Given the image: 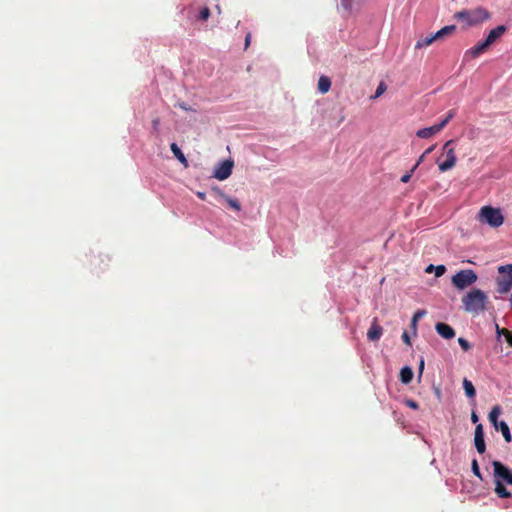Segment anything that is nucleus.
I'll return each instance as SVG.
<instances>
[{
  "instance_id": "f257e3e1",
  "label": "nucleus",
  "mask_w": 512,
  "mask_h": 512,
  "mask_svg": "<svg viewBox=\"0 0 512 512\" xmlns=\"http://www.w3.org/2000/svg\"><path fill=\"white\" fill-rule=\"evenodd\" d=\"M494 469V491L499 498H510L512 494L507 490L504 484L512 485V470L502 462L495 460L492 462Z\"/></svg>"
},
{
  "instance_id": "f03ea898",
  "label": "nucleus",
  "mask_w": 512,
  "mask_h": 512,
  "mask_svg": "<svg viewBox=\"0 0 512 512\" xmlns=\"http://www.w3.org/2000/svg\"><path fill=\"white\" fill-rule=\"evenodd\" d=\"M488 303V296L480 289H472L462 298L465 310L475 314L484 311Z\"/></svg>"
},
{
  "instance_id": "7ed1b4c3",
  "label": "nucleus",
  "mask_w": 512,
  "mask_h": 512,
  "mask_svg": "<svg viewBox=\"0 0 512 512\" xmlns=\"http://www.w3.org/2000/svg\"><path fill=\"white\" fill-rule=\"evenodd\" d=\"M507 27L505 25H499L496 28L490 30L485 40L478 42L475 46L465 52V56L476 58L484 53L493 43L500 39L505 32Z\"/></svg>"
},
{
  "instance_id": "20e7f679",
  "label": "nucleus",
  "mask_w": 512,
  "mask_h": 512,
  "mask_svg": "<svg viewBox=\"0 0 512 512\" xmlns=\"http://www.w3.org/2000/svg\"><path fill=\"white\" fill-rule=\"evenodd\" d=\"M454 18L465 22L468 26L478 25L490 18V13L483 7L472 10H461L454 14Z\"/></svg>"
},
{
  "instance_id": "39448f33",
  "label": "nucleus",
  "mask_w": 512,
  "mask_h": 512,
  "mask_svg": "<svg viewBox=\"0 0 512 512\" xmlns=\"http://www.w3.org/2000/svg\"><path fill=\"white\" fill-rule=\"evenodd\" d=\"M497 271V292L499 294H506L512 289V264L501 265L497 268Z\"/></svg>"
},
{
  "instance_id": "423d86ee",
  "label": "nucleus",
  "mask_w": 512,
  "mask_h": 512,
  "mask_svg": "<svg viewBox=\"0 0 512 512\" xmlns=\"http://www.w3.org/2000/svg\"><path fill=\"white\" fill-rule=\"evenodd\" d=\"M478 279L477 274L472 269H464L457 272L451 278L452 285L458 290H464L474 284Z\"/></svg>"
},
{
  "instance_id": "0eeeda50",
  "label": "nucleus",
  "mask_w": 512,
  "mask_h": 512,
  "mask_svg": "<svg viewBox=\"0 0 512 512\" xmlns=\"http://www.w3.org/2000/svg\"><path fill=\"white\" fill-rule=\"evenodd\" d=\"M479 220L489 224L491 227L497 228L503 224L504 217L500 209L484 206L480 209Z\"/></svg>"
},
{
  "instance_id": "6e6552de",
  "label": "nucleus",
  "mask_w": 512,
  "mask_h": 512,
  "mask_svg": "<svg viewBox=\"0 0 512 512\" xmlns=\"http://www.w3.org/2000/svg\"><path fill=\"white\" fill-rule=\"evenodd\" d=\"M454 143V140H449L443 145V154L442 156H445V159L441 161V157L438 158L437 164L438 168L441 172H446L448 170H451L456 165V154L454 147L452 144Z\"/></svg>"
},
{
  "instance_id": "1a4fd4ad",
  "label": "nucleus",
  "mask_w": 512,
  "mask_h": 512,
  "mask_svg": "<svg viewBox=\"0 0 512 512\" xmlns=\"http://www.w3.org/2000/svg\"><path fill=\"white\" fill-rule=\"evenodd\" d=\"M455 115H456L455 109L449 110L447 112L445 118L441 122H439L438 124H435L431 127L419 129L417 131L416 135L419 138L427 139V138L439 133L441 130H443L445 128V126L450 122V120L452 118H454Z\"/></svg>"
},
{
  "instance_id": "9d476101",
  "label": "nucleus",
  "mask_w": 512,
  "mask_h": 512,
  "mask_svg": "<svg viewBox=\"0 0 512 512\" xmlns=\"http://www.w3.org/2000/svg\"><path fill=\"white\" fill-rule=\"evenodd\" d=\"M233 168V162L226 160L221 163V165L215 170L214 177L218 180L227 179L231 173Z\"/></svg>"
},
{
  "instance_id": "9b49d317",
  "label": "nucleus",
  "mask_w": 512,
  "mask_h": 512,
  "mask_svg": "<svg viewBox=\"0 0 512 512\" xmlns=\"http://www.w3.org/2000/svg\"><path fill=\"white\" fill-rule=\"evenodd\" d=\"M474 443L476 450L479 454H483L486 450V444L484 440V431L482 424H478L475 428Z\"/></svg>"
},
{
  "instance_id": "f8f14e48",
  "label": "nucleus",
  "mask_w": 512,
  "mask_h": 512,
  "mask_svg": "<svg viewBox=\"0 0 512 512\" xmlns=\"http://www.w3.org/2000/svg\"><path fill=\"white\" fill-rule=\"evenodd\" d=\"M213 192L216 193L217 196L223 198L226 201L229 208L236 211L241 210V205L237 199L229 197L219 188H213Z\"/></svg>"
},
{
  "instance_id": "ddd939ff",
  "label": "nucleus",
  "mask_w": 512,
  "mask_h": 512,
  "mask_svg": "<svg viewBox=\"0 0 512 512\" xmlns=\"http://www.w3.org/2000/svg\"><path fill=\"white\" fill-rule=\"evenodd\" d=\"M436 331L445 339H451L455 336L453 328L444 322H437Z\"/></svg>"
},
{
  "instance_id": "4468645a",
  "label": "nucleus",
  "mask_w": 512,
  "mask_h": 512,
  "mask_svg": "<svg viewBox=\"0 0 512 512\" xmlns=\"http://www.w3.org/2000/svg\"><path fill=\"white\" fill-rule=\"evenodd\" d=\"M383 334V328L374 322L367 332V337L370 341H377Z\"/></svg>"
},
{
  "instance_id": "2eb2a0df",
  "label": "nucleus",
  "mask_w": 512,
  "mask_h": 512,
  "mask_svg": "<svg viewBox=\"0 0 512 512\" xmlns=\"http://www.w3.org/2000/svg\"><path fill=\"white\" fill-rule=\"evenodd\" d=\"M170 149H171L173 155L175 156V158H177L179 160V162L184 165V167H188V161H187L185 155L183 154V152L181 151V149L178 147V145L176 143H172L170 145Z\"/></svg>"
},
{
  "instance_id": "dca6fc26",
  "label": "nucleus",
  "mask_w": 512,
  "mask_h": 512,
  "mask_svg": "<svg viewBox=\"0 0 512 512\" xmlns=\"http://www.w3.org/2000/svg\"><path fill=\"white\" fill-rule=\"evenodd\" d=\"M500 414H501V407L499 405H496L492 408V410L490 411L489 416H488L489 421L491 422V424L494 426V428L496 430H498V426H499L498 417Z\"/></svg>"
},
{
  "instance_id": "f3484780",
  "label": "nucleus",
  "mask_w": 512,
  "mask_h": 512,
  "mask_svg": "<svg viewBox=\"0 0 512 512\" xmlns=\"http://www.w3.org/2000/svg\"><path fill=\"white\" fill-rule=\"evenodd\" d=\"M455 30H456L455 25H448V26L443 27L442 29H440L439 31L434 33L433 35H434L435 40L437 41V40L443 39L445 36L451 35Z\"/></svg>"
},
{
  "instance_id": "a211bd4d",
  "label": "nucleus",
  "mask_w": 512,
  "mask_h": 512,
  "mask_svg": "<svg viewBox=\"0 0 512 512\" xmlns=\"http://www.w3.org/2000/svg\"><path fill=\"white\" fill-rule=\"evenodd\" d=\"M413 378V371L410 367L405 366L400 371V381L403 384H409Z\"/></svg>"
},
{
  "instance_id": "6ab92c4d",
  "label": "nucleus",
  "mask_w": 512,
  "mask_h": 512,
  "mask_svg": "<svg viewBox=\"0 0 512 512\" xmlns=\"http://www.w3.org/2000/svg\"><path fill=\"white\" fill-rule=\"evenodd\" d=\"M331 81L327 76H321L318 80V90L325 94L330 90Z\"/></svg>"
},
{
  "instance_id": "aec40b11",
  "label": "nucleus",
  "mask_w": 512,
  "mask_h": 512,
  "mask_svg": "<svg viewBox=\"0 0 512 512\" xmlns=\"http://www.w3.org/2000/svg\"><path fill=\"white\" fill-rule=\"evenodd\" d=\"M435 38H434V35H430V36H425V37H421L418 39V41L416 42L415 44V48L416 49H422V48H425L429 45H431L433 42H435Z\"/></svg>"
},
{
  "instance_id": "412c9836",
  "label": "nucleus",
  "mask_w": 512,
  "mask_h": 512,
  "mask_svg": "<svg viewBox=\"0 0 512 512\" xmlns=\"http://www.w3.org/2000/svg\"><path fill=\"white\" fill-rule=\"evenodd\" d=\"M463 388H464V391H465V394L467 397H469V398L475 397V395H476L475 387H474L473 383L470 380H468L467 378H464V380H463Z\"/></svg>"
},
{
  "instance_id": "4be33fe9",
  "label": "nucleus",
  "mask_w": 512,
  "mask_h": 512,
  "mask_svg": "<svg viewBox=\"0 0 512 512\" xmlns=\"http://www.w3.org/2000/svg\"><path fill=\"white\" fill-rule=\"evenodd\" d=\"M498 430L501 431L505 441L507 443H510L512 441V436H511V433H510V429H509V426L506 422L504 421H500L499 422V426H498Z\"/></svg>"
},
{
  "instance_id": "5701e85b",
  "label": "nucleus",
  "mask_w": 512,
  "mask_h": 512,
  "mask_svg": "<svg viewBox=\"0 0 512 512\" xmlns=\"http://www.w3.org/2000/svg\"><path fill=\"white\" fill-rule=\"evenodd\" d=\"M432 271L435 272L436 277H440L445 274L446 267L444 265L434 266L433 264H430L426 267L425 272L431 273Z\"/></svg>"
},
{
  "instance_id": "b1692460",
  "label": "nucleus",
  "mask_w": 512,
  "mask_h": 512,
  "mask_svg": "<svg viewBox=\"0 0 512 512\" xmlns=\"http://www.w3.org/2000/svg\"><path fill=\"white\" fill-rule=\"evenodd\" d=\"M209 17H210V9L205 6V7L201 8V10L199 11L197 19L200 21H207Z\"/></svg>"
},
{
  "instance_id": "393cba45",
  "label": "nucleus",
  "mask_w": 512,
  "mask_h": 512,
  "mask_svg": "<svg viewBox=\"0 0 512 512\" xmlns=\"http://www.w3.org/2000/svg\"><path fill=\"white\" fill-rule=\"evenodd\" d=\"M386 84L382 81L379 83L376 91H375V94L373 96H371L372 99H376L378 97H380L385 91H386Z\"/></svg>"
},
{
  "instance_id": "a878e982",
  "label": "nucleus",
  "mask_w": 512,
  "mask_h": 512,
  "mask_svg": "<svg viewBox=\"0 0 512 512\" xmlns=\"http://www.w3.org/2000/svg\"><path fill=\"white\" fill-rule=\"evenodd\" d=\"M471 467H472V471H473V474L478 477L480 480H482V474L480 472V468H479V465H478V461L476 459H473L472 460V463H471Z\"/></svg>"
},
{
  "instance_id": "bb28decb",
  "label": "nucleus",
  "mask_w": 512,
  "mask_h": 512,
  "mask_svg": "<svg viewBox=\"0 0 512 512\" xmlns=\"http://www.w3.org/2000/svg\"><path fill=\"white\" fill-rule=\"evenodd\" d=\"M427 314V311L424 309L417 310L414 315L412 316L411 320H420L422 317H424Z\"/></svg>"
},
{
  "instance_id": "cd10ccee",
  "label": "nucleus",
  "mask_w": 512,
  "mask_h": 512,
  "mask_svg": "<svg viewBox=\"0 0 512 512\" xmlns=\"http://www.w3.org/2000/svg\"><path fill=\"white\" fill-rule=\"evenodd\" d=\"M458 343H459V345L461 346V348H462L464 351H468V350L470 349V347H471V346H470V344H469V342H468L466 339L462 338V337H460V338L458 339Z\"/></svg>"
},
{
  "instance_id": "c85d7f7f",
  "label": "nucleus",
  "mask_w": 512,
  "mask_h": 512,
  "mask_svg": "<svg viewBox=\"0 0 512 512\" xmlns=\"http://www.w3.org/2000/svg\"><path fill=\"white\" fill-rule=\"evenodd\" d=\"M496 329H497V332L499 335H503L505 337V339L507 340L508 339V334H511L512 332L509 331L508 329L506 328H502L500 329L498 325H496Z\"/></svg>"
},
{
  "instance_id": "c756f323",
  "label": "nucleus",
  "mask_w": 512,
  "mask_h": 512,
  "mask_svg": "<svg viewBox=\"0 0 512 512\" xmlns=\"http://www.w3.org/2000/svg\"><path fill=\"white\" fill-rule=\"evenodd\" d=\"M496 329H497V332L499 335H503L505 337V339L507 340L508 339V334H511L512 332L509 331L508 329L506 328H502L500 329L498 325H496Z\"/></svg>"
},
{
  "instance_id": "7c9ffc66",
  "label": "nucleus",
  "mask_w": 512,
  "mask_h": 512,
  "mask_svg": "<svg viewBox=\"0 0 512 512\" xmlns=\"http://www.w3.org/2000/svg\"><path fill=\"white\" fill-rule=\"evenodd\" d=\"M402 340L407 344V345H411V340H410V336L408 334L407 331H404L403 334H402Z\"/></svg>"
},
{
  "instance_id": "2f4dec72",
  "label": "nucleus",
  "mask_w": 512,
  "mask_h": 512,
  "mask_svg": "<svg viewBox=\"0 0 512 512\" xmlns=\"http://www.w3.org/2000/svg\"><path fill=\"white\" fill-rule=\"evenodd\" d=\"M412 173H413V172H411V171H410L409 173L404 174V175L401 177V182H402V183H408V182H409V180L411 179Z\"/></svg>"
},
{
  "instance_id": "473e14b6",
  "label": "nucleus",
  "mask_w": 512,
  "mask_h": 512,
  "mask_svg": "<svg viewBox=\"0 0 512 512\" xmlns=\"http://www.w3.org/2000/svg\"><path fill=\"white\" fill-rule=\"evenodd\" d=\"M407 406H409L412 409H418L419 405L414 400H407L406 401Z\"/></svg>"
},
{
  "instance_id": "72a5a7b5",
  "label": "nucleus",
  "mask_w": 512,
  "mask_h": 512,
  "mask_svg": "<svg viewBox=\"0 0 512 512\" xmlns=\"http://www.w3.org/2000/svg\"><path fill=\"white\" fill-rule=\"evenodd\" d=\"M424 158H425V157H424V155H421V156L419 157L418 161L416 162V164H415V165L413 166V168L411 169V172H414V171L417 169V167H418V166H419V164L424 160Z\"/></svg>"
},
{
  "instance_id": "f704fd0d",
  "label": "nucleus",
  "mask_w": 512,
  "mask_h": 512,
  "mask_svg": "<svg viewBox=\"0 0 512 512\" xmlns=\"http://www.w3.org/2000/svg\"><path fill=\"white\" fill-rule=\"evenodd\" d=\"M250 42H251V34L248 33L245 37V49H247L250 45Z\"/></svg>"
},
{
  "instance_id": "c9c22d12",
  "label": "nucleus",
  "mask_w": 512,
  "mask_h": 512,
  "mask_svg": "<svg viewBox=\"0 0 512 512\" xmlns=\"http://www.w3.org/2000/svg\"><path fill=\"white\" fill-rule=\"evenodd\" d=\"M159 123H160L159 118L154 119V120L152 121L153 128H154V129H157V128H158V126H159Z\"/></svg>"
},
{
  "instance_id": "e433bc0d",
  "label": "nucleus",
  "mask_w": 512,
  "mask_h": 512,
  "mask_svg": "<svg viewBox=\"0 0 512 512\" xmlns=\"http://www.w3.org/2000/svg\"><path fill=\"white\" fill-rule=\"evenodd\" d=\"M196 195L201 200H205L206 199V194L204 192H197Z\"/></svg>"
},
{
  "instance_id": "4c0bfd02",
  "label": "nucleus",
  "mask_w": 512,
  "mask_h": 512,
  "mask_svg": "<svg viewBox=\"0 0 512 512\" xmlns=\"http://www.w3.org/2000/svg\"><path fill=\"white\" fill-rule=\"evenodd\" d=\"M471 420H472L473 423L478 422V416H477V414L475 412L472 413Z\"/></svg>"
},
{
  "instance_id": "58836bf2",
  "label": "nucleus",
  "mask_w": 512,
  "mask_h": 512,
  "mask_svg": "<svg viewBox=\"0 0 512 512\" xmlns=\"http://www.w3.org/2000/svg\"><path fill=\"white\" fill-rule=\"evenodd\" d=\"M435 147H436V145H432V146L428 147V148L425 150V152H426L427 154H430V153L435 149Z\"/></svg>"
},
{
  "instance_id": "ea45409f",
  "label": "nucleus",
  "mask_w": 512,
  "mask_h": 512,
  "mask_svg": "<svg viewBox=\"0 0 512 512\" xmlns=\"http://www.w3.org/2000/svg\"><path fill=\"white\" fill-rule=\"evenodd\" d=\"M507 343L512 347V333L508 334Z\"/></svg>"
},
{
  "instance_id": "a19ab883",
  "label": "nucleus",
  "mask_w": 512,
  "mask_h": 512,
  "mask_svg": "<svg viewBox=\"0 0 512 512\" xmlns=\"http://www.w3.org/2000/svg\"><path fill=\"white\" fill-rule=\"evenodd\" d=\"M423 369H424V360H421L420 365H419L420 372H422Z\"/></svg>"
},
{
  "instance_id": "79ce46f5",
  "label": "nucleus",
  "mask_w": 512,
  "mask_h": 512,
  "mask_svg": "<svg viewBox=\"0 0 512 512\" xmlns=\"http://www.w3.org/2000/svg\"><path fill=\"white\" fill-rule=\"evenodd\" d=\"M180 107H181L183 110H186V111L188 110V108H187V107H186V105H184V104H180Z\"/></svg>"
},
{
  "instance_id": "37998d69",
  "label": "nucleus",
  "mask_w": 512,
  "mask_h": 512,
  "mask_svg": "<svg viewBox=\"0 0 512 512\" xmlns=\"http://www.w3.org/2000/svg\"><path fill=\"white\" fill-rule=\"evenodd\" d=\"M509 304H510V307L512 309V294L510 295V298H509Z\"/></svg>"
},
{
  "instance_id": "c03bdc74",
  "label": "nucleus",
  "mask_w": 512,
  "mask_h": 512,
  "mask_svg": "<svg viewBox=\"0 0 512 512\" xmlns=\"http://www.w3.org/2000/svg\"><path fill=\"white\" fill-rule=\"evenodd\" d=\"M216 8H217L218 13H221V9L218 5L216 6Z\"/></svg>"
},
{
  "instance_id": "a18cd8bd",
  "label": "nucleus",
  "mask_w": 512,
  "mask_h": 512,
  "mask_svg": "<svg viewBox=\"0 0 512 512\" xmlns=\"http://www.w3.org/2000/svg\"><path fill=\"white\" fill-rule=\"evenodd\" d=\"M416 323H417L416 321H413V322H412V326H413V328H415Z\"/></svg>"
},
{
  "instance_id": "49530a36",
  "label": "nucleus",
  "mask_w": 512,
  "mask_h": 512,
  "mask_svg": "<svg viewBox=\"0 0 512 512\" xmlns=\"http://www.w3.org/2000/svg\"><path fill=\"white\" fill-rule=\"evenodd\" d=\"M422 155H424V157H427L428 154L424 151Z\"/></svg>"
}]
</instances>
